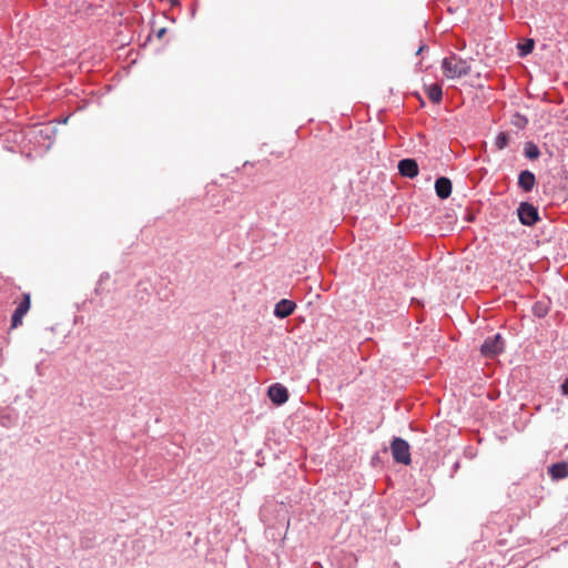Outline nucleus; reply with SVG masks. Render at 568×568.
Wrapping results in <instances>:
<instances>
[{
    "mask_svg": "<svg viewBox=\"0 0 568 568\" xmlns=\"http://www.w3.org/2000/svg\"><path fill=\"white\" fill-rule=\"evenodd\" d=\"M442 69L444 74L449 79L462 78L470 72V64L467 60L458 57L456 53H450L442 61Z\"/></svg>",
    "mask_w": 568,
    "mask_h": 568,
    "instance_id": "1",
    "label": "nucleus"
},
{
    "mask_svg": "<svg viewBox=\"0 0 568 568\" xmlns=\"http://www.w3.org/2000/svg\"><path fill=\"white\" fill-rule=\"evenodd\" d=\"M389 448L395 463L405 466L412 463L410 446L406 439L394 436L390 440Z\"/></svg>",
    "mask_w": 568,
    "mask_h": 568,
    "instance_id": "2",
    "label": "nucleus"
},
{
    "mask_svg": "<svg viewBox=\"0 0 568 568\" xmlns=\"http://www.w3.org/2000/svg\"><path fill=\"white\" fill-rule=\"evenodd\" d=\"M519 222L525 226H534L539 220L538 209L529 202H520L517 207Z\"/></svg>",
    "mask_w": 568,
    "mask_h": 568,
    "instance_id": "3",
    "label": "nucleus"
},
{
    "mask_svg": "<svg viewBox=\"0 0 568 568\" xmlns=\"http://www.w3.org/2000/svg\"><path fill=\"white\" fill-rule=\"evenodd\" d=\"M505 338L500 333L487 336L480 345L481 355H499L505 351Z\"/></svg>",
    "mask_w": 568,
    "mask_h": 568,
    "instance_id": "4",
    "label": "nucleus"
},
{
    "mask_svg": "<svg viewBox=\"0 0 568 568\" xmlns=\"http://www.w3.org/2000/svg\"><path fill=\"white\" fill-rule=\"evenodd\" d=\"M31 307V298L30 294L26 293L22 295V300L16 307L12 316H11V328H17L19 325L22 324V320L24 315L29 312Z\"/></svg>",
    "mask_w": 568,
    "mask_h": 568,
    "instance_id": "5",
    "label": "nucleus"
},
{
    "mask_svg": "<svg viewBox=\"0 0 568 568\" xmlns=\"http://www.w3.org/2000/svg\"><path fill=\"white\" fill-rule=\"evenodd\" d=\"M267 397L274 405L282 406L288 400L290 394L284 385L274 383L267 388Z\"/></svg>",
    "mask_w": 568,
    "mask_h": 568,
    "instance_id": "6",
    "label": "nucleus"
},
{
    "mask_svg": "<svg viewBox=\"0 0 568 568\" xmlns=\"http://www.w3.org/2000/svg\"><path fill=\"white\" fill-rule=\"evenodd\" d=\"M397 168L399 174L408 179H414L419 173L418 163L415 159L412 158L399 160Z\"/></svg>",
    "mask_w": 568,
    "mask_h": 568,
    "instance_id": "7",
    "label": "nucleus"
},
{
    "mask_svg": "<svg viewBox=\"0 0 568 568\" xmlns=\"http://www.w3.org/2000/svg\"><path fill=\"white\" fill-rule=\"evenodd\" d=\"M517 185L524 193L531 192L536 185L535 173L527 169L520 171L518 174Z\"/></svg>",
    "mask_w": 568,
    "mask_h": 568,
    "instance_id": "8",
    "label": "nucleus"
},
{
    "mask_svg": "<svg viewBox=\"0 0 568 568\" xmlns=\"http://www.w3.org/2000/svg\"><path fill=\"white\" fill-rule=\"evenodd\" d=\"M295 308L296 304L293 301L282 298L275 304L273 314L275 317L283 320L293 314Z\"/></svg>",
    "mask_w": 568,
    "mask_h": 568,
    "instance_id": "9",
    "label": "nucleus"
},
{
    "mask_svg": "<svg viewBox=\"0 0 568 568\" xmlns=\"http://www.w3.org/2000/svg\"><path fill=\"white\" fill-rule=\"evenodd\" d=\"M453 184L446 176H439L435 181V192L440 200H446L452 194Z\"/></svg>",
    "mask_w": 568,
    "mask_h": 568,
    "instance_id": "10",
    "label": "nucleus"
},
{
    "mask_svg": "<svg viewBox=\"0 0 568 568\" xmlns=\"http://www.w3.org/2000/svg\"><path fill=\"white\" fill-rule=\"evenodd\" d=\"M548 474L554 480L568 477V462H558L548 467Z\"/></svg>",
    "mask_w": 568,
    "mask_h": 568,
    "instance_id": "11",
    "label": "nucleus"
},
{
    "mask_svg": "<svg viewBox=\"0 0 568 568\" xmlns=\"http://www.w3.org/2000/svg\"><path fill=\"white\" fill-rule=\"evenodd\" d=\"M551 301L548 297L536 301L532 304L531 312L538 318H544L550 311Z\"/></svg>",
    "mask_w": 568,
    "mask_h": 568,
    "instance_id": "12",
    "label": "nucleus"
},
{
    "mask_svg": "<svg viewBox=\"0 0 568 568\" xmlns=\"http://www.w3.org/2000/svg\"><path fill=\"white\" fill-rule=\"evenodd\" d=\"M524 156L530 161H535L540 156V150L534 141L525 142Z\"/></svg>",
    "mask_w": 568,
    "mask_h": 568,
    "instance_id": "13",
    "label": "nucleus"
},
{
    "mask_svg": "<svg viewBox=\"0 0 568 568\" xmlns=\"http://www.w3.org/2000/svg\"><path fill=\"white\" fill-rule=\"evenodd\" d=\"M426 93L433 103H439L443 99V89L438 83H433L426 88Z\"/></svg>",
    "mask_w": 568,
    "mask_h": 568,
    "instance_id": "14",
    "label": "nucleus"
},
{
    "mask_svg": "<svg viewBox=\"0 0 568 568\" xmlns=\"http://www.w3.org/2000/svg\"><path fill=\"white\" fill-rule=\"evenodd\" d=\"M535 48V41L532 39H527L523 43H518V54L524 58L532 52Z\"/></svg>",
    "mask_w": 568,
    "mask_h": 568,
    "instance_id": "15",
    "label": "nucleus"
},
{
    "mask_svg": "<svg viewBox=\"0 0 568 568\" xmlns=\"http://www.w3.org/2000/svg\"><path fill=\"white\" fill-rule=\"evenodd\" d=\"M510 123L519 130H523L528 124V119L524 114L516 112L510 120Z\"/></svg>",
    "mask_w": 568,
    "mask_h": 568,
    "instance_id": "16",
    "label": "nucleus"
},
{
    "mask_svg": "<svg viewBox=\"0 0 568 568\" xmlns=\"http://www.w3.org/2000/svg\"><path fill=\"white\" fill-rule=\"evenodd\" d=\"M509 144V135L507 132H499L496 138L494 145L497 150H504Z\"/></svg>",
    "mask_w": 568,
    "mask_h": 568,
    "instance_id": "17",
    "label": "nucleus"
},
{
    "mask_svg": "<svg viewBox=\"0 0 568 568\" xmlns=\"http://www.w3.org/2000/svg\"><path fill=\"white\" fill-rule=\"evenodd\" d=\"M561 392L564 395L568 396V377L561 384Z\"/></svg>",
    "mask_w": 568,
    "mask_h": 568,
    "instance_id": "18",
    "label": "nucleus"
},
{
    "mask_svg": "<svg viewBox=\"0 0 568 568\" xmlns=\"http://www.w3.org/2000/svg\"><path fill=\"white\" fill-rule=\"evenodd\" d=\"M81 545L83 548H90L91 547L90 539L83 538L81 540Z\"/></svg>",
    "mask_w": 568,
    "mask_h": 568,
    "instance_id": "19",
    "label": "nucleus"
},
{
    "mask_svg": "<svg viewBox=\"0 0 568 568\" xmlns=\"http://www.w3.org/2000/svg\"><path fill=\"white\" fill-rule=\"evenodd\" d=\"M7 345V341L0 337V354L3 353L4 346Z\"/></svg>",
    "mask_w": 568,
    "mask_h": 568,
    "instance_id": "20",
    "label": "nucleus"
},
{
    "mask_svg": "<svg viewBox=\"0 0 568 568\" xmlns=\"http://www.w3.org/2000/svg\"><path fill=\"white\" fill-rule=\"evenodd\" d=\"M427 48H428V47H427L426 44H422V45L418 48V50L416 51V55H418V54L423 53V51H424L425 49H427Z\"/></svg>",
    "mask_w": 568,
    "mask_h": 568,
    "instance_id": "21",
    "label": "nucleus"
},
{
    "mask_svg": "<svg viewBox=\"0 0 568 568\" xmlns=\"http://www.w3.org/2000/svg\"><path fill=\"white\" fill-rule=\"evenodd\" d=\"M106 278H109V274H108V273H103V274H101V276H100V282H102V281H104V280H106Z\"/></svg>",
    "mask_w": 568,
    "mask_h": 568,
    "instance_id": "22",
    "label": "nucleus"
},
{
    "mask_svg": "<svg viewBox=\"0 0 568 568\" xmlns=\"http://www.w3.org/2000/svg\"><path fill=\"white\" fill-rule=\"evenodd\" d=\"M165 33V28H162L158 32V37L161 38Z\"/></svg>",
    "mask_w": 568,
    "mask_h": 568,
    "instance_id": "23",
    "label": "nucleus"
},
{
    "mask_svg": "<svg viewBox=\"0 0 568 568\" xmlns=\"http://www.w3.org/2000/svg\"><path fill=\"white\" fill-rule=\"evenodd\" d=\"M458 467H459V463H458V462H456V463L454 464V469H457Z\"/></svg>",
    "mask_w": 568,
    "mask_h": 568,
    "instance_id": "24",
    "label": "nucleus"
}]
</instances>
